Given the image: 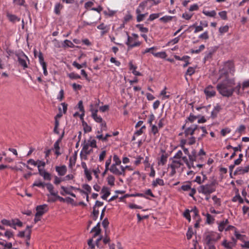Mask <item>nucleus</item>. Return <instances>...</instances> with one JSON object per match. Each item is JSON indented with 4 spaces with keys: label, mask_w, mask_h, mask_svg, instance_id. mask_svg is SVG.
Returning <instances> with one entry per match:
<instances>
[{
    "label": "nucleus",
    "mask_w": 249,
    "mask_h": 249,
    "mask_svg": "<svg viewBox=\"0 0 249 249\" xmlns=\"http://www.w3.org/2000/svg\"><path fill=\"white\" fill-rule=\"evenodd\" d=\"M47 187L48 190L49 191V192H50L52 196H56L57 193H55L53 192V187L51 184H47Z\"/></svg>",
    "instance_id": "36"
},
{
    "label": "nucleus",
    "mask_w": 249,
    "mask_h": 249,
    "mask_svg": "<svg viewBox=\"0 0 249 249\" xmlns=\"http://www.w3.org/2000/svg\"><path fill=\"white\" fill-rule=\"evenodd\" d=\"M218 15L221 17V18L223 20L227 19V12L225 11H223L219 12Z\"/></svg>",
    "instance_id": "49"
},
{
    "label": "nucleus",
    "mask_w": 249,
    "mask_h": 249,
    "mask_svg": "<svg viewBox=\"0 0 249 249\" xmlns=\"http://www.w3.org/2000/svg\"><path fill=\"white\" fill-rule=\"evenodd\" d=\"M193 234V229L192 228H189L186 233V237L187 239L190 240Z\"/></svg>",
    "instance_id": "46"
},
{
    "label": "nucleus",
    "mask_w": 249,
    "mask_h": 249,
    "mask_svg": "<svg viewBox=\"0 0 249 249\" xmlns=\"http://www.w3.org/2000/svg\"><path fill=\"white\" fill-rule=\"evenodd\" d=\"M224 78L221 82L219 83L216 88L219 93L223 96H231L234 91L233 86L235 85V79L229 78L228 77H223Z\"/></svg>",
    "instance_id": "1"
},
{
    "label": "nucleus",
    "mask_w": 249,
    "mask_h": 249,
    "mask_svg": "<svg viewBox=\"0 0 249 249\" xmlns=\"http://www.w3.org/2000/svg\"><path fill=\"white\" fill-rule=\"evenodd\" d=\"M146 127L145 125H143L139 130H137L135 133V135L139 136L143 133L144 130H145Z\"/></svg>",
    "instance_id": "51"
},
{
    "label": "nucleus",
    "mask_w": 249,
    "mask_h": 249,
    "mask_svg": "<svg viewBox=\"0 0 249 249\" xmlns=\"http://www.w3.org/2000/svg\"><path fill=\"white\" fill-rule=\"evenodd\" d=\"M216 184L215 181L202 185L198 188V192L203 195H211L216 191Z\"/></svg>",
    "instance_id": "3"
},
{
    "label": "nucleus",
    "mask_w": 249,
    "mask_h": 249,
    "mask_svg": "<svg viewBox=\"0 0 249 249\" xmlns=\"http://www.w3.org/2000/svg\"><path fill=\"white\" fill-rule=\"evenodd\" d=\"M145 1L147 5H149L150 7L154 5H157L160 2V0H146Z\"/></svg>",
    "instance_id": "31"
},
{
    "label": "nucleus",
    "mask_w": 249,
    "mask_h": 249,
    "mask_svg": "<svg viewBox=\"0 0 249 249\" xmlns=\"http://www.w3.org/2000/svg\"><path fill=\"white\" fill-rule=\"evenodd\" d=\"M182 165V163L181 162V160L179 159H177L173 160L172 163L170 165H169V167H173V168H178Z\"/></svg>",
    "instance_id": "17"
},
{
    "label": "nucleus",
    "mask_w": 249,
    "mask_h": 249,
    "mask_svg": "<svg viewBox=\"0 0 249 249\" xmlns=\"http://www.w3.org/2000/svg\"><path fill=\"white\" fill-rule=\"evenodd\" d=\"M3 225L9 226L10 227H13L15 225V220H12L11 221L7 219H2L1 221Z\"/></svg>",
    "instance_id": "25"
},
{
    "label": "nucleus",
    "mask_w": 249,
    "mask_h": 249,
    "mask_svg": "<svg viewBox=\"0 0 249 249\" xmlns=\"http://www.w3.org/2000/svg\"><path fill=\"white\" fill-rule=\"evenodd\" d=\"M0 245L4 247L3 249H11L12 247L11 243H4V242H0Z\"/></svg>",
    "instance_id": "44"
},
{
    "label": "nucleus",
    "mask_w": 249,
    "mask_h": 249,
    "mask_svg": "<svg viewBox=\"0 0 249 249\" xmlns=\"http://www.w3.org/2000/svg\"><path fill=\"white\" fill-rule=\"evenodd\" d=\"M41 176H42L45 180H50L51 179L50 174L46 171L44 172Z\"/></svg>",
    "instance_id": "53"
},
{
    "label": "nucleus",
    "mask_w": 249,
    "mask_h": 249,
    "mask_svg": "<svg viewBox=\"0 0 249 249\" xmlns=\"http://www.w3.org/2000/svg\"><path fill=\"white\" fill-rule=\"evenodd\" d=\"M182 156V152L181 150H179L174 156V158L175 159L180 160Z\"/></svg>",
    "instance_id": "64"
},
{
    "label": "nucleus",
    "mask_w": 249,
    "mask_h": 249,
    "mask_svg": "<svg viewBox=\"0 0 249 249\" xmlns=\"http://www.w3.org/2000/svg\"><path fill=\"white\" fill-rule=\"evenodd\" d=\"M202 13L206 16L210 17H214L216 15V13L214 10H213L211 11H208L206 10H203Z\"/></svg>",
    "instance_id": "27"
},
{
    "label": "nucleus",
    "mask_w": 249,
    "mask_h": 249,
    "mask_svg": "<svg viewBox=\"0 0 249 249\" xmlns=\"http://www.w3.org/2000/svg\"><path fill=\"white\" fill-rule=\"evenodd\" d=\"M196 142V139L194 137L191 136L190 137L188 138V143L189 145H192L195 143Z\"/></svg>",
    "instance_id": "62"
},
{
    "label": "nucleus",
    "mask_w": 249,
    "mask_h": 249,
    "mask_svg": "<svg viewBox=\"0 0 249 249\" xmlns=\"http://www.w3.org/2000/svg\"><path fill=\"white\" fill-rule=\"evenodd\" d=\"M249 88V79L245 80L242 84V90L243 91L245 89Z\"/></svg>",
    "instance_id": "40"
},
{
    "label": "nucleus",
    "mask_w": 249,
    "mask_h": 249,
    "mask_svg": "<svg viewBox=\"0 0 249 249\" xmlns=\"http://www.w3.org/2000/svg\"><path fill=\"white\" fill-rule=\"evenodd\" d=\"M237 200H238L240 203H242L243 202V199L240 196H236L232 198L233 201L235 202Z\"/></svg>",
    "instance_id": "63"
},
{
    "label": "nucleus",
    "mask_w": 249,
    "mask_h": 249,
    "mask_svg": "<svg viewBox=\"0 0 249 249\" xmlns=\"http://www.w3.org/2000/svg\"><path fill=\"white\" fill-rule=\"evenodd\" d=\"M229 27L228 25L222 26L219 28V32L221 34H223L224 33L228 32L229 31Z\"/></svg>",
    "instance_id": "34"
},
{
    "label": "nucleus",
    "mask_w": 249,
    "mask_h": 249,
    "mask_svg": "<svg viewBox=\"0 0 249 249\" xmlns=\"http://www.w3.org/2000/svg\"><path fill=\"white\" fill-rule=\"evenodd\" d=\"M101 192L104 194L103 195L101 196L102 198L104 200L107 199V197L110 194L108 188L107 187H103Z\"/></svg>",
    "instance_id": "19"
},
{
    "label": "nucleus",
    "mask_w": 249,
    "mask_h": 249,
    "mask_svg": "<svg viewBox=\"0 0 249 249\" xmlns=\"http://www.w3.org/2000/svg\"><path fill=\"white\" fill-rule=\"evenodd\" d=\"M38 58H39V62H40V64H41V65H43V64H46L44 60L43 54L40 52H39V53Z\"/></svg>",
    "instance_id": "56"
},
{
    "label": "nucleus",
    "mask_w": 249,
    "mask_h": 249,
    "mask_svg": "<svg viewBox=\"0 0 249 249\" xmlns=\"http://www.w3.org/2000/svg\"><path fill=\"white\" fill-rule=\"evenodd\" d=\"M163 186L164 185V181L162 179L157 178L156 180H153L152 185L154 187H157L158 185Z\"/></svg>",
    "instance_id": "20"
},
{
    "label": "nucleus",
    "mask_w": 249,
    "mask_h": 249,
    "mask_svg": "<svg viewBox=\"0 0 249 249\" xmlns=\"http://www.w3.org/2000/svg\"><path fill=\"white\" fill-rule=\"evenodd\" d=\"M212 199L215 206L219 207L221 205V200L219 198H218L216 196H213L212 197Z\"/></svg>",
    "instance_id": "30"
},
{
    "label": "nucleus",
    "mask_w": 249,
    "mask_h": 249,
    "mask_svg": "<svg viewBox=\"0 0 249 249\" xmlns=\"http://www.w3.org/2000/svg\"><path fill=\"white\" fill-rule=\"evenodd\" d=\"M174 18H175V17L169 16H165L160 18V20L162 22L167 23L171 21Z\"/></svg>",
    "instance_id": "26"
},
{
    "label": "nucleus",
    "mask_w": 249,
    "mask_h": 249,
    "mask_svg": "<svg viewBox=\"0 0 249 249\" xmlns=\"http://www.w3.org/2000/svg\"><path fill=\"white\" fill-rule=\"evenodd\" d=\"M167 156L165 155L162 154L160 158V160L159 164L164 165L167 161Z\"/></svg>",
    "instance_id": "43"
},
{
    "label": "nucleus",
    "mask_w": 249,
    "mask_h": 249,
    "mask_svg": "<svg viewBox=\"0 0 249 249\" xmlns=\"http://www.w3.org/2000/svg\"><path fill=\"white\" fill-rule=\"evenodd\" d=\"M37 165L38 169L41 168V167H42L43 168L46 165V163L44 161L37 160Z\"/></svg>",
    "instance_id": "60"
},
{
    "label": "nucleus",
    "mask_w": 249,
    "mask_h": 249,
    "mask_svg": "<svg viewBox=\"0 0 249 249\" xmlns=\"http://www.w3.org/2000/svg\"><path fill=\"white\" fill-rule=\"evenodd\" d=\"M183 216L188 220L189 221H191V216L190 214V211L188 209L186 210L183 213Z\"/></svg>",
    "instance_id": "55"
},
{
    "label": "nucleus",
    "mask_w": 249,
    "mask_h": 249,
    "mask_svg": "<svg viewBox=\"0 0 249 249\" xmlns=\"http://www.w3.org/2000/svg\"><path fill=\"white\" fill-rule=\"evenodd\" d=\"M47 205L43 204L37 206L36 208V216H42L47 211Z\"/></svg>",
    "instance_id": "12"
},
{
    "label": "nucleus",
    "mask_w": 249,
    "mask_h": 249,
    "mask_svg": "<svg viewBox=\"0 0 249 249\" xmlns=\"http://www.w3.org/2000/svg\"><path fill=\"white\" fill-rule=\"evenodd\" d=\"M82 187L83 188H84L86 192H88V194L89 193H91V188L90 187V186L88 185V184H83L82 185Z\"/></svg>",
    "instance_id": "54"
},
{
    "label": "nucleus",
    "mask_w": 249,
    "mask_h": 249,
    "mask_svg": "<svg viewBox=\"0 0 249 249\" xmlns=\"http://www.w3.org/2000/svg\"><path fill=\"white\" fill-rule=\"evenodd\" d=\"M63 5L60 3H57L55 5L54 7V13L57 15H59L60 14V10L62 9Z\"/></svg>",
    "instance_id": "29"
},
{
    "label": "nucleus",
    "mask_w": 249,
    "mask_h": 249,
    "mask_svg": "<svg viewBox=\"0 0 249 249\" xmlns=\"http://www.w3.org/2000/svg\"><path fill=\"white\" fill-rule=\"evenodd\" d=\"M137 20L138 22H140L143 20L144 18L145 17V16L147 15V13L145 14H137Z\"/></svg>",
    "instance_id": "39"
},
{
    "label": "nucleus",
    "mask_w": 249,
    "mask_h": 249,
    "mask_svg": "<svg viewBox=\"0 0 249 249\" xmlns=\"http://www.w3.org/2000/svg\"><path fill=\"white\" fill-rule=\"evenodd\" d=\"M204 93L207 97H212L215 95V91L212 86H209L204 89Z\"/></svg>",
    "instance_id": "13"
},
{
    "label": "nucleus",
    "mask_w": 249,
    "mask_h": 249,
    "mask_svg": "<svg viewBox=\"0 0 249 249\" xmlns=\"http://www.w3.org/2000/svg\"><path fill=\"white\" fill-rule=\"evenodd\" d=\"M233 89H234V91H236L237 94H240L241 93L240 90L242 89V85L240 83H238L235 88H233Z\"/></svg>",
    "instance_id": "52"
},
{
    "label": "nucleus",
    "mask_w": 249,
    "mask_h": 249,
    "mask_svg": "<svg viewBox=\"0 0 249 249\" xmlns=\"http://www.w3.org/2000/svg\"><path fill=\"white\" fill-rule=\"evenodd\" d=\"M147 5V4L146 3V2L145 0L141 2L139 4L138 7L136 9V13L137 14L142 13V12L144 11L145 7Z\"/></svg>",
    "instance_id": "16"
},
{
    "label": "nucleus",
    "mask_w": 249,
    "mask_h": 249,
    "mask_svg": "<svg viewBox=\"0 0 249 249\" xmlns=\"http://www.w3.org/2000/svg\"><path fill=\"white\" fill-rule=\"evenodd\" d=\"M89 147L86 141H84L83 143L82 149L80 154L82 160H87L88 159V155L92 152V149L89 148Z\"/></svg>",
    "instance_id": "6"
},
{
    "label": "nucleus",
    "mask_w": 249,
    "mask_h": 249,
    "mask_svg": "<svg viewBox=\"0 0 249 249\" xmlns=\"http://www.w3.org/2000/svg\"><path fill=\"white\" fill-rule=\"evenodd\" d=\"M106 156V150L102 151V152L101 153V154L99 155V161H103L104 160Z\"/></svg>",
    "instance_id": "58"
},
{
    "label": "nucleus",
    "mask_w": 249,
    "mask_h": 249,
    "mask_svg": "<svg viewBox=\"0 0 249 249\" xmlns=\"http://www.w3.org/2000/svg\"><path fill=\"white\" fill-rule=\"evenodd\" d=\"M16 56L18 57L19 64L23 67V69L27 68L28 66L26 61L28 60L29 61L28 57L24 53L17 54Z\"/></svg>",
    "instance_id": "7"
},
{
    "label": "nucleus",
    "mask_w": 249,
    "mask_h": 249,
    "mask_svg": "<svg viewBox=\"0 0 249 249\" xmlns=\"http://www.w3.org/2000/svg\"><path fill=\"white\" fill-rule=\"evenodd\" d=\"M90 110L92 112L91 116L94 119V120L98 123L102 122L103 119L102 118V117L100 116L97 115V113L98 110L97 109H91Z\"/></svg>",
    "instance_id": "14"
},
{
    "label": "nucleus",
    "mask_w": 249,
    "mask_h": 249,
    "mask_svg": "<svg viewBox=\"0 0 249 249\" xmlns=\"http://www.w3.org/2000/svg\"><path fill=\"white\" fill-rule=\"evenodd\" d=\"M126 44L128 47L129 49H131L135 47L139 46L141 45V42L135 40L134 38L128 36Z\"/></svg>",
    "instance_id": "9"
},
{
    "label": "nucleus",
    "mask_w": 249,
    "mask_h": 249,
    "mask_svg": "<svg viewBox=\"0 0 249 249\" xmlns=\"http://www.w3.org/2000/svg\"><path fill=\"white\" fill-rule=\"evenodd\" d=\"M97 28L103 31L102 32V34H104L105 33L107 32V26L104 23H101L99 25H98L97 26Z\"/></svg>",
    "instance_id": "42"
},
{
    "label": "nucleus",
    "mask_w": 249,
    "mask_h": 249,
    "mask_svg": "<svg viewBox=\"0 0 249 249\" xmlns=\"http://www.w3.org/2000/svg\"><path fill=\"white\" fill-rule=\"evenodd\" d=\"M152 53L156 57H159L162 58H164L166 56V54L164 52L157 53H154V52H152Z\"/></svg>",
    "instance_id": "38"
},
{
    "label": "nucleus",
    "mask_w": 249,
    "mask_h": 249,
    "mask_svg": "<svg viewBox=\"0 0 249 249\" xmlns=\"http://www.w3.org/2000/svg\"><path fill=\"white\" fill-rule=\"evenodd\" d=\"M115 179V177L111 175H108L107 178L108 184L111 186L114 185Z\"/></svg>",
    "instance_id": "24"
},
{
    "label": "nucleus",
    "mask_w": 249,
    "mask_h": 249,
    "mask_svg": "<svg viewBox=\"0 0 249 249\" xmlns=\"http://www.w3.org/2000/svg\"><path fill=\"white\" fill-rule=\"evenodd\" d=\"M55 169L58 175L61 176L65 175L67 172V168L65 165L56 166Z\"/></svg>",
    "instance_id": "15"
},
{
    "label": "nucleus",
    "mask_w": 249,
    "mask_h": 249,
    "mask_svg": "<svg viewBox=\"0 0 249 249\" xmlns=\"http://www.w3.org/2000/svg\"><path fill=\"white\" fill-rule=\"evenodd\" d=\"M76 162V158H70L69 160V167L71 168L73 166H74Z\"/></svg>",
    "instance_id": "57"
},
{
    "label": "nucleus",
    "mask_w": 249,
    "mask_h": 249,
    "mask_svg": "<svg viewBox=\"0 0 249 249\" xmlns=\"http://www.w3.org/2000/svg\"><path fill=\"white\" fill-rule=\"evenodd\" d=\"M249 171V165L246 167H238L233 173L234 176L243 175Z\"/></svg>",
    "instance_id": "10"
},
{
    "label": "nucleus",
    "mask_w": 249,
    "mask_h": 249,
    "mask_svg": "<svg viewBox=\"0 0 249 249\" xmlns=\"http://www.w3.org/2000/svg\"><path fill=\"white\" fill-rule=\"evenodd\" d=\"M205 49V45H201L199 47V49L197 50H193L191 49L190 52L192 53H198L202 51H203Z\"/></svg>",
    "instance_id": "32"
},
{
    "label": "nucleus",
    "mask_w": 249,
    "mask_h": 249,
    "mask_svg": "<svg viewBox=\"0 0 249 249\" xmlns=\"http://www.w3.org/2000/svg\"><path fill=\"white\" fill-rule=\"evenodd\" d=\"M234 64L232 61H228L224 64V68L220 71V75L219 79L223 78V77H228V73L233 72Z\"/></svg>",
    "instance_id": "4"
},
{
    "label": "nucleus",
    "mask_w": 249,
    "mask_h": 249,
    "mask_svg": "<svg viewBox=\"0 0 249 249\" xmlns=\"http://www.w3.org/2000/svg\"><path fill=\"white\" fill-rule=\"evenodd\" d=\"M236 240L234 238H232V241L228 242L226 240L223 241L222 245L224 246L226 249H232L236 245Z\"/></svg>",
    "instance_id": "11"
},
{
    "label": "nucleus",
    "mask_w": 249,
    "mask_h": 249,
    "mask_svg": "<svg viewBox=\"0 0 249 249\" xmlns=\"http://www.w3.org/2000/svg\"><path fill=\"white\" fill-rule=\"evenodd\" d=\"M188 157L189 160L191 162H193L195 161H196V150L194 149L192 152L191 154H190L188 155Z\"/></svg>",
    "instance_id": "21"
},
{
    "label": "nucleus",
    "mask_w": 249,
    "mask_h": 249,
    "mask_svg": "<svg viewBox=\"0 0 249 249\" xmlns=\"http://www.w3.org/2000/svg\"><path fill=\"white\" fill-rule=\"evenodd\" d=\"M117 166L118 165H111L109 169V171L115 175H123L124 176V166H120L119 168L117 167Z\"/></svg>",
    "instance_id": "8"
},
{
    "label": "nucleus",
    "mask_w": 249,
    "mask_h": 249,
    "mask_svg": "<svg viewBox=\"0 0 249 249\" xmlns=\"http://www.w3.org/2000/svg\"><path fill=\"white\" fill-rule=\"evenodd\" d=\"M229 223V221L228 219H226L225 220H223L221 221L219 226H218V230L220 231H222L224 229H225L226 226Z\"/></svg>",
    "instance_id": "22"
},
{
    "label": "nucleus",
    "mask_w": 249,
    "mask_h": 249,
    "mask_svg": "<svg viewBox=\"0 0 249 249\" xmlns=\"http://www.w3.org/2000/svg\"><path fill=\"white\" fill-rule=\"evenodd\" d=\"M69 77L71 79H80L81 78V76L76 73H74V72H71L69 74Z\"/></svg>",
    "instance_id": "48"
},
{
    "label": "nucleus",
    "mask_w": 249,
    "mask_h": 249,
    "mask_svg": "<svg viewBox=\"0 0 249 249\" xmlns=\"http://www.w3.org/2000/svg\"><path fill=\"white\" fill-rule=\"evenodd\" d=\"M114 163L112 165H119L121 164V160L117 155H114L113 157Z\"/></svg>",
    "instance_id": "28"
},
{
    "label": "nucleus",
    "mask_w": 249,
    "mask_h": 249,
    "mask_svg": "<svg viewBox=\"0 0 249 249\" xmlns=\"http://www.w3.org/2000/svg\"><path fill=\"white\" fill-rule=\"evenodd\" d=\"M87 143L92 148H96L97 145H96V140L94 139H90L89 140L88 142H87Z\"/></svg>",
    "instance_id": "33"
},
{
    "label": "nucleus",
    "mask_w": 249,
    "mask_h": 249,
    "mask_svg": "<svg viewBox=\"0 0 249 249\" xmlns=\"http://www.w3.org/2000/svg\"><path fill=\"white\" fill-rule=\"evenodd\" d=\"M174 57L176 60L183 61H185L186 59H189L190 58V57L188 56H183L181 58L179 56L176 55L174 56Z\"/></svg>",
    "instance_id": "61"
},
{
    "label": "nucleus",
    "mask_w": 249,
    "mask_h": 249,
    "mask_svg": "<svg viewBox=\"0 0 249 249\" xmlns=\"http://www.w3.org/2000/svg\"><path fill=\"white\" fill-rule=\"evenodd\" d=\"M78 108H79L80 111L82 112L81 114L80 115V118L82 119L83 118V116L85 115V110L84 108V106L83 105V102L82 101H80L78 103Z\"/></svg>",
    "instance_id": "23"
},
{
    "label": "nucleus",
    "mask_w": 249,
    "mask_h": 249,
    "mask_svg": "<svg viewBox=\"0 0 249 249\" xmlns=\"http://www.w3.org/2000/svg\"><path fill=\"white\" fill-rule=\"evenodd\" d=\"M191 27H195V31H194L195 33H196L197 32L202 31L203 30V28L202 26H201V25L196 26L195 24H194L193 25L190 26V28H191Z\"/></svg>",
    "instance_id": "35"
},
{
    "label": "nucleus",
    "mask_w": 249,
    "mask_h": 249,
    "mask_svg": "<svg viewBox=\"0 0 249 249\" xmlns=\"http://www.w3.org/2000/svg\"><path fill=\"white\" fill-rule=\"evenodd\" d=\"M200 130L202 131V134H201V137L198 138V140H200L207 133L205 127H198L197 125H192L185 129L184 133L185 136L187 138L189 136H193L197 131H200Z\"/></svg>",
    "instance_id": "2"
},
{
    "label": "nucleus",
    "mask_w": 249,
    "mask_h": 249,
    "mask_svg": "<svg viewBox=\"0 0 249 249\" xmlns=\"http://www.w3.org/2000/svg\"><path fill=\"white\" fill-rule=\"evenodd\" d=\"M199 38L204 40H207L209 39V33L208 31H205L203 33L201 34L199 36Z\"/></svg>",
    "instance_id": "37"
},
{
    "label": "nucleus",
    "mask_w": 249,
    "mask_h": 249,
    "mask_svg": "<svg viewBox=\"0 0 249 249\" xmlns=\"http://www.w3.org/2000/svg\"><path fill=\"white\" fill-rule=\"evenodd\" d=\"M219 235L214 232H210L206 234L205 241L206 245H209L210 244H213V242H215L218 240L220 238Z\"/></svg>",
    "instance_id": "5"
},
{
    "label": "nucleus",
    "mask_w": 249,
    "mask_h": 249,
    "mask_svg": "<svg viewBox=\"0 0 249 249\" xmlns=\"http://www.w3.org/2000/svg\"><path fill=\"white\" fill-rule=\"evenodd\" d=\"M207 217V222L208 224H211L214 221V218L209 213H207L206 215Z\"/></svg>",
    "instance_id": "47"
},
{
    "label": "nucleus",
    "mask_w": 249,
    "mask_h": 249,
    "mask_svg": "<svg viewBox=\"0 0 249 249\" xmlns=\"http://www.w3.org/2000/svg\"><path fill=\"white\" fill-rule=\"evenodd\" d=\"M160 14H159V13L151 14L149 16L148 20L152 21V20H154L155 19L158 18L160 16Z\"/></svg>",
    "instance_id": "50"
},
{
    "label": "nucleus",
    "mask_w": 249,
    "mask_h": 249,
    "mask_svg": "<svg viewBox=\"0 0 249 249\" xmlns=\"http://www.w3.org/2000/svg\"><path fill=\"white\" fill-rule=\"evenodd\" d=\"M195 72V68L193 67H190L188 68V69L187 70V71L186 72V75H189L190 76H191Z\"/></svg>",
    "instance_id": "45"
},
{
    "label": "nucleus",
    "mask_w": 249,
    "mask_h": 249,
    "mask_svg": "<svg viewBox=\"0 0 249 249\" xmlns=\"http://www.w3.org/2000/svg\"><path fill=\"white\" fill-rule=\"evenodd\" d=\"M151 126V132L154 135H156L159 132L158 127L155 125H152Z\"/></svg>",
    "instance_id": "59"
},
{
    "label": "nucleus",
    "mask_w": 249,
    "mask_h": 249,
    "mask_svg": "<svg viewBox=\"0 0 249 249\" xmlns=\"http://www.w3.org/2000/svg\"><path fill=\"white\" fill-rule=\"evenodd\" d=\"M6 16L8 18V19L13 23H14L17 21H19L20 20V18H18L16 15L10 14L9 13H7Z\"/></svg>",
    "instance_id": "18"
},
{
    "label": "nucleus",
    "mask_w": 249,
    "mask_h": 249,
    "mask_svg": "<svg viewBox=\"0 0 249 249\" xmlns=\"http://www.w3.org/2000/svg\"><path fill=\"white\" fill-rule=\"evenodd\" d=\"M99 214L98 210L96 209L95 206L93 207V210L92 212V217L94 220H96L98 217Z\"/></svg>",
    "instance_id": "41"
}]
</instances>
